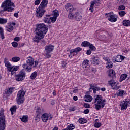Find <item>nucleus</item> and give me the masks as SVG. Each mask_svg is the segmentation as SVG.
Segmentation results:
<instances>
[{"label": "nucleus", "mask_w": 130, "mask_h": 130, "mask_svg": "<svg viewBox=\"0 0 130 130\" xmlns=\"http://www.w3.org/2000/svg\"><path fill=\"white\" fill-rule=\"evenodd\" d=\"M26 77V72L24 70H21L19 72V74L15 75V80L17 82H20V81H23L25 80V77Z\"/></svg>", "instance_id": "obj_8"}, {"label": "nucleus", "mask_w": 130, "mask_h": 130, "mask_svg": "<svg viewBox=\"0 0 130 130\" xmlns=\"http://www.w3.org/2000/svg\"><path fill=\"white\" fill-rule=\"evenodd\" d=\"M53 14H54V17H55L56 18H57V17L59 16V14L58 13V11L57 10L53 11Z\"/></svg>", "instance_id": "obj_48"}, {"label": "nucleus", "mask_w": 130, "mask_h": 130, "mask_svg": "<svg viewBox=\"0 0 130 130\" xmlns=\"http://www.w3.org/2000/svg\"><path fill=\"white\" fill-rule=\"evenodd\" d=\"M90 61L89 60H84L82 62V67L85 70H87V69H89L90 68V66H89V63Z\"/></svg>", "instance_id": "obj_18"}, {"label": "nucleus", "mask_w": 130, "mask_h": 130, "mask_svg": "<svg viewBox=\"0 0 130 130\" xmlns=\"http://www.w3.org/2000/svg\"><path fill=\"white\" fill-rule=\"evenodd\" d=\"M108 84L112 87L113 90H114L115 91H117V90L120 88L118 82L114 81L113 79L110 80L108 82Z\"/></svg>", "instance_id": "obj_9"}, {"label": "nucleus", "mask_w": 130, "mask_h": 130, "mask_svg": "<svg viewBox=\"0 0 130 130\" xmlns=\"http://www.w3.org/2000/svg\"><path fill=\"white\" fill-rule=\"evenodd\" d=\"M121 2H122V4H125L127 3V0H121Z\"/></svg>", "instance_id": "obj_63"}, {"label": "nucleus", "mask_w": 130, "mask_h": 130, "mask_svg": "<svg viewBox=\"0 0 130 130\" xmlns=\"http://www.w3.org/2000/svg\"><path fill=\"white\" fill-rule=\"evenodd\" d=\"M46 52H51L54 49V46L52 45H46L45 47Z\"/></svg>", "instance_id": "obj_17"}, {"label": "nucleus", "mask_w": 130, "mask_h": 130, "mask_svg": "<svg viewBox=\"0 0 130 130\" xmlns=\"http://www.w3.org/2000/svg\"><path fill=\"white\" fill-rule=\"evenodd\" d=\"M41 1V0H36L35 1V5H36V6H38V5L40 4Z\"/></svg>", "instance_id": "obj_53"}, {"label": "nucleus", "mask_w": 130, "mask_h": 130, "mask_svg": "<svg viewBox=\"0 0 130 130\" xmlns=\"http://www.w3.org/2000/svg\"><path fill=\"white\" fill-rule=\"evenodd\" d=\"M57 19V18L56 17H54V16L50 17L51 23H55Z\"/></svg>", "instance_id": "obj_43"}, {"label": "nucleus", "mask_w": 130, "mask_h": 130, "mask_svg": "<svg viewBox=\"0 0 130 130\" xmlns=\"http://www.w3.org/2000/svg\"><path fill=\"white\" fill-rule=\"evenodd\" d=\"M69 110L70 111H75L76 110L75 108L74 107L70 108Z\"/></svg>", "instance_id": "obj_61"}, {"label": "nucleus", "mask_w": 130, "mask_h": 130, "mask_svg": "<svg viewBox=\"0 0 130 130\" xmlns=\"http://www.w3.org/2000/svg\"><path fill=\"white\" fill-rule=\"evenodd\" d=\"M123 26H125L126 27H129L130 26V21L129 20H124L123 21Z\"/></svg>", "instance_id": "obj_36"}, {"label": "nucleus", "mask_w": 130, "mask_h": 130, "mask_svg": "<svg viewBox=\"0 0 130 130\" xmlns=\"http://www.w3.org/2000/svg\"><path fill=\"white\" fill-rule=\"evenodd\" d=\"M74 52L76 53V54H78L80 51H82V48L80 47H77L75 49H73Z\"/></svg>", "instance_id": "obj_40"}, {"label": "nucleus", "mask_w": 130, "mask_h": 130, "mask_svg": "<svg viewBox=\"0 0 130 130\" xmlns=\"http://www.w3.org/2000/svg\"><path fill=\"white\" fill-rule=\"evenodd\" d=\"M119 11H124L125 10V6L124 5H120L118 7Z\"/></svg>", "instance_id": "obj_45"}, {"label": "nucleus", "mask_w": 130, "mask_h": 130, "mask_svg": "<svg viewBox=\"0 0 130 130\" xmlns=\"http://www.w3.org/2000/svg\"><path fill=\"white\" fill-rule=\"evenodd\" d=\"M6 128V117L4 115V109L0 110V130H5Z\"/></svg>", "instance_id": "obj_7"}, {"label": "nucleus", "mask_w": 130, "mask_h": 130, "mask_svg": "<svg viewBox=\"0 0 130 130\" xmlns=\"http://www.w3.org/2000/svg\"><path fill=\"white\" fill-rule=\"evenodd\" d=\"M75 55H77V53L75 52V51L73 49L70 50V54L69 55V57L72 58L73 56H75Z\"/></svg>", "instance_id": "obj_32"}, {"label": "nucleus", "mask_w": 130, "mask_h": 130, "mask_svg": "<svg viewBox=\"0 0 130 130\" xmlns=\"http://www.w3.org/2000/svg\"><path fill=\"white\" fill-rule=\"evenodd\" d=\"M91 53H92V51L90 50H88L86 52V54H87V55H90Z\"/></svg>", "instance_id": "obj_57"}, {"label": "nucleus", "mask_w": 130, "mask_h": 130, "mask_svg": "<svg viewBox=\"0 0 130 130\" xmlns=\"http://www.w3.org/2000/svg\"><path fill=\"white\" fill-rule=\"evenodd\" d=\"M16 100L17 103L19 105L24 103V101H25V100L23 98H17Z\"/></svg>", "instance_id": "obj_28"}, {"label": "nucleus", "mask_w": 130, "mask_h": 130, "mask_svg": "<svg viewBox=\"0 0 130 130\" xmlns=\"http://www.w3.org/2000/svg\"><path fill=\"white\" fill-rule=\"evenodd\" d=\"M4 63L8 71L11 73V75H14V74H16V72H17V70H19V67L18 66H12L11 64V63L9 62V59H8V58H4Z\"/></svg>", "instance_id": "obj_5"}, {"label": "nucleus", "mask_w": 130, "mask_h": 130, "mask_svg": "<svg viewBox=\"0 0 130 130\" xmlns=\"http://www.w3.org/2000/svg\"><path fill=\"white\" fill-rule=\"evenodd\" d=\"M129 104H130V100H125L121 102L120 104L121 110H126Z\"/></svg>", "instance_id": "obj_11"}, {"label": "nucleus", "mask_w": 130, "mask_h": 130, "mask_svg": "<svg viewBox=\"0 0 130 130\" xmlns=\"http://www.w3.org/2000/svg\"><path fill=\"white\" fill-rule=\"evenodd\" d=\"M89 112H90V110H89V109H86L83 112V113L85 114H88V113H89Z\"/></svg>", "instance_id": "obj_55"}, {"label": "nucleus", "mask_w": 130, "mask_h": 130, "mask_svg": "<svg viewBox=\"0 0 130 130\" xmlns=\"http://www.w3.org/2000/svg\"><path fill=\"white\" fill-rule=\"evenodd\" d=\"M50 15H46V16L44 18V22L46 24H51L50 21Z\"/></svg>", "instance_id": "obj_23"}, {"label": "nucleus", "mask_w": 130, "mask_h": 130, "mask_svg": "<svg viewBox=\"0 0 130 130\" xmlns=\"http://www.w3.org/2000/svg\"><path fill=\"white\" fill-rule=\"evenodd\" d=\"M90 44L91 43H90V42H89L87 41H84L82 43L81 45L83 47H88L89 46Z\"/></svg>", "instance_id": "obj_31"}, {"label": "nucleus", "mask_w": 130, "mask_h": 130, "mask_svg": "<svg viewBox=\"0 0 130 130\" xmlns=\"http://www.w3.org/2000/svg\"><path fill=\"white\" fill-rule=\"evenodd\" d=\"M116 95L119 97H123V95H125L124 90H119V92L116 93Z\"/></svg>", "instance_id": "obj_29"}, {"label": "nucleus", "mask_w": 130, "mask_h": 130, "mask_svg": "<svg viewBox=\"0 0 130 130\" xmlns=\"http://www.w3.org/2000/svg\"><path fill=\"white\" fill-rule=\"evenodd\" d=\"M84 107H85V108H90V105L88 104H84Z\"/></svg>", "instance_id": "obj_58"}, {"label": "nucleus", "mask_w": 130, "mask_h": 130, "mask_svg": "<svg viewBox=\"0 0 130 130\" xmlns=\"http://www.w3.org/2000/svg\"><path fill=\"white\" fill-rule=\"evenodd\" d=\"M74 19H75L76 21H80L82 20V15H81L79 13L76 12L74 14Z\"/></svg>", "instance_id": "obj_22"}, {"label": "nucleus", "mask_w": 130, "mask_h": 130, "mask_svg": "<svg viewBox=\"0 0 130 130\" xmlns=\"http://www.w3.org/2000/svg\"><path fill=\"white\" fill-rule=\"evenodd\" d=\"M84 100L86 101V102H91L93 100V98L89 95H85V97L84 99Z\"/></svg>", "instance_id": "obj_26"}, {"label": "nucleus", "mask_w": 130, "mask_h": 130, "mask_svg": "<svg viewBox=\"0 0 130 130\" xmlns=\"http://www.w3.org/2000/svg\"><path fill=\"white\" fill-rule=\"evenodd\" d=\"M11 7H15V4L12 3L11 0H6L1 5V7L3 8L4 12H9V13L15 10L14 8Z\"/></svg>", "instance_id": "obj_4"}, {"label": "nucleus", "mask_w": 130, "mask_h": 130, "mask_svg": "<svg viewBox=\"0 0 130 130\" xmlns=\"http://www.w3.org/2000/svg\"><path fill=\"white\" fill-rule=\"evenodd\" d=\"M67 66V63L64 61H62V67L63 68H66V66Z\"/></svg>", "instance_id": "obj_60"}, {"label": "nucleus", "mask_w": 130, "mask_h": 130, "mask_svg": "<svg viewBox=\"0 0 130 130\" xmlns=\"http://www.w3.org/2000/svg\"><path fill=\"white\" fill-rule=\"evenodd\" d=\"M45 55L47 58H50V57H51V54H50V52H46Z\"/></svg>", "instance_id": "obj_51"}, {"label": "nucleus", "mask_w": 130, "mask_h": 130, "mask_svg": "<svg viewBox=\"0 0 130 130\" xmlns=\"http://www.w3.org/2000/svg\"><path fill=\"white\" fill-rule=\"evenodd\" d=\"M99 3V0H93L90 2V6L89 7V11L91 13L94 12V6H96L97 4Z\"/></svg>", "instance_id": "obj_14"}, {"label": "nucleus", "mask_w": 130, "mask_h": 130, "mask_svg": "<svg viewBox=\"0 0 130 130\" xmlns=\"http://www.w3.org/2000/svg\"><path fill=\"white\" fill-rule=\"evenodd\" d=\"M34 64V58L31 57H28L26 60V64L22 65L23 69L26 70L27 72H31L32 71V67Z\"/></svg>", "instance_id": "obj_6"}, {"label": "nucleus", "mask_w": 130, "mask_h": 130, "mask_svg": "<svg viewBox=\"0 0 130 130\" xmlns=\"http://www.w3.org/2000/svg\"><path fill=\"white\" fill-rule=\"evenodd\" d=\"M25 94H26V91H24V89H21L18 92L17 98H23L24 96H25Z\"/></svg>", "instance_id": "obj_19"}, {"label": "nucleus", "mask_w": 130, "mask_h": 130, "mask_svg": "<svg viewBox=\"0 0 130 130\" xmlns=\"http://www.w3.org/2000/svg\"><path fill=\"white\" fill-rule=\"evenodd\" d=\"M94 105L95 106L94 108L96 110H100L101 108H103L105 106L106 100L102 99L101 95H98L94 96Z\"/></svg>", "instance_id": "obj_3"}, {"label": "nucleus", "mask_w": 130, "mask_h": 130, "mask_svg": "<svg viewBox=\"0 0 130 130\" xmlns=\"http://www.w3.org/2000/svg\"><path fill=\"white\" fill-rule=\"evenodd\" d=\"M53 116L51 114H48L47 113H45L43 114L41 116V119L43 122H47V120L49 119L51 120L52 119Z\"/></svg>", "instance_id": "obj_12"}, {"label": "nucleus", "mask_w": 130, "mask_h": 130, "mask_svg": "<svg viewBox=\"0 0 130 130\" xmlns=\"http://www.w3.org/2000/svg\"><path fill=\"white\" fill-rule=\"evenodd\" d=\"M15 89V87H10L7 89L5 92L6 95H12L13 94V91Z\"/></svg>", "instance_id": "obj_25"}, {"label": "nucleus", "mask_w": 130, "mask_h": 130, "mask_svg": "<svg viewBox=\"0 0 130 130\" xmlns=\"http://www.w3.org/2000/svg\"><path fill=\"white\" fill-rule=\"evenodd\" d=\"M126 13L125 12V11H120L119 12V15L120 16V17H124V15H125Z\"/></svg>", "instance_id": "obj_50"}, {"label": "nucleus", "mask_w": 130, "mask_h": 130, "mask_svg": "<svg viewBox=\"0 0 130 130\" xmlns=\"http://www.w3.org/2000/svg\"><path fill=\"white\" fill-rule=\"evenodd\" d=\"M108 76L110 77V78H112L113 80L115 79V71H114V70L113 69L109 70Z\"/></svg>", "instance_id": "obj_20"}, {"label": "nucleus", "mask_w": 130, "mask_h": 130, "mask_svg": "<svg viewBox=\"0 0 130 130\" xmlns=\"http://www.w3.org/2000/svg\"><path fill=\"white\" fill-rule=\"evenodd\" d=\"M112 67H113L112 64H108L106 66V68H107V69H111V68H112Z\"/></svg>", "instance_id": "obj_59"}, {"label": "nucleus", "mask_w": 130, "mask_h": 130, "mask_svg": "<svg viewBox=\"0 0 130 130\" xmlns=\"http://www.w3.org/2000/svg\"><path fill=\"white\" fill-rule=\"evenodd\" d=\"M10 111L11 112V114L13 115L16 113V112L17 111V106L16 105L13 106L12 107H11L10 109Z\"/></svg>", "instance_id": "obj_27"}, {"label": "nucleus", "mask_w": 130, "mask_h": 130, "mask_svg": "<svg viewBox=\"0 0 130 130\" xmlns=\"http://www.w3.org/2000/svg\"><path fill=\"white\" fill-rule=\"evenodd\" d=\"M14 41L19 42L20 41V37H16L14 38Z\"/></svg>", "instance_id": "obj_54"}, {"label": "nucleus", "mask_w": 130, "mask_h": 130, "mask_svg": "<svg viewBox=\"0 0 130 130\" xmlns=\"http://www.w3.org/2000/svg\"><path fill=\"white\" fill-rule=\"evenodd\" d=\"M127 78V74H122L120 78V82H121L122 81H124Z\"/></svg>", "instance_id": "obj_30"}, {"label": "nucleus", "mask_w": 130, "mask_h": 130, "mask_svg": "<svg viewBox=\"0 0 130 130\" xmlns=\"http://www.w3.org/2000/svg\"><path fill=\"white\" fill-rule=\"evenodd\" d=\"M20 119H21V121H23V122H27L28 121V116H23Z\"/></svg>", "instance_id": "obj_39"}, {"label": "nucleus", "mask_w": 130, "mask_h": 130, "mask_svg": "<svg viewBox=\"0 0 130 130\" xmlns=\"http://www.w3.org/2000/svg\"><path fill=\"white\" fill-rule=\"evenodd\" d=\"M35 120L38 122V121H40V115H37L36 114V116L35 118Z\"/></svg>", "instance_id": "obj_47"}, {"label": "nucleus", "mask_w": 130, "mask_h": 130, "mask_svg": "<svg viewBox=\"0 0 130 130\" xmlns=\"http://www.w3.org/2000/svg\"><path fill=\"white\" fill-rule=\"evenodd\" d=\"M13 47H17L18 46V43L16 42H13L12 43H11Z\"/></svg>", "instance_id": "obj_52"}, {"label": "nucleus", "mask_w": 130, "mask_h": 130, "mask_svg": "<svg viewBox=\"0 0 130 130\" xmlns=\"http://www.w3.org/2000/svg\"><path fill=\"white\" fill-rule=\"evenodd\" d=\"M38 66V61H35V64L33 66V68H36Z\"/></svg>", "instance_id": "obj_56"}, {"label": "nucleus", "mask_w": 130, "mask_h": 130, "mask_svg": "<svg viewBox=\"0 0 130 130\" xmlns=\"http://www.w3.org/2000/svg\"><path fill=\"white\" fill-rule=\"evenodd\" d=\"M124 58H125V57H123V56L118 55L116 57L115 61L117 62H121L122 60H124Z\"/></svg>", "instance_id": "obj_21"}, {"label": "nucleus", "mask_w": 130, "mask_h": 130, "mask_svg": "<svg viewBox=\"0 0 130 130\" xmlns=\"http://www.w3.org/2000/svg\"><path fill=\"white\" fill-rule=\"evenodd\" d=\"M79 123L81 124H84V123H87V120L84 118H79L78 120Z\"/></svg>", "instance_id": "obj_38"}, {"label": "nucleus", "mask_w": 130, "mask_h": 130, "mask_svg": "<svg viewBox=\"0 0 130 130\" xmlns=\"http://www.w3.org/2000/svg\"><path fill=\"white\" fill-rule=\"evenodd\" d=\"M0 37L1 39H5V35H4V29L0 27Z\"/></svg>", "instance_id": "obj_35"}, {"label": "nucleus", "mask_w": 130, "mask_h": 130, "mask_svg": "<svg viewBox=\"0 0 130 130\" xmlns=\"http://www.w3.org/2000/svg\"><path fill=\"white\" fill-rule=\"evenodd\" d=\"M8 22L7 19L0 18V24H6Z\"/></svg>", "instance_id": "obj_42"}, {"label": "nucleus", "mask_w": 130, "mask_h": 130, "mask_svg": "<svg viewBox=\"0 0 130 130\" xmlns=\"http://www.w3.org/2000/svg\"><path fill=\"white\" fill-rule=\"evenodd\" d=\"M89 86L90 87L89 88L90 92H92V90H93L94 94H96V91H99L101 89L100 87L95 85V84H90Z\"/></svg>", "instance_id": "obj_15"}, {"label": "nucleus", "mask_w": 130, "mask_h": 130, "mask_svg": "<svg viewBox=\"0 0 130 130\" xmlns=\"http://www.w3.org/2000/svg\"><path fill=\"white\" fill-rule=\"evenodd\" d=\"M36 77H37V72L35 71L31 74L30 78L31 80H34Z\"/></svg>", "instance_id": "obj_37"}, {"label": "nucleus", "mask_w": 130, "mask_h": 130, "mask_svg": "<svg viewBox=\"0 0 130 130\" xmlns=\"http://www.w3.org/2000/svg\"><path fill=\"white\" fill-rule=\"evenodd\" d=\"M65 9L67 11V12H69V13H71L74 11V7H73V5L71 3H67L65 5Z\"/></svg>", "instance_id": "obj_16"}, {"label": "nucleus", "mask_w": 130, "mask_h": 130, "mask_svg": "<svg viewBox=\"0 0 130 130\" xmlns=\"http://www.w3.org/2000/svg\"><path fill=\"white\" fill-rule=\"evenodd\" d=\"M48 4V0H42L41 4L38 7L36 12V17L37 18H42V16L46 13V11L44 10V8L47 6Z\"/></svg>", "instance_id": "obj_2"}, {"label": "nucleus", "mask_w": 130, "mask_h": 130, "mask_svg": "<svg viewBox=\"0 0 130 130\" xmlns=\"http://www.w3.org/2000/svg\"><path fill=\"white\" fill-rule=\"evenodd\" d=\"M47 31H48V27L47 25H45L44 23L38 24L36 28V35L33 38L34 42L39 43V42L41 41L42 43H45V41L42 39L44 38L45 35L47 33Z\"/></svg>", "instance_id": "obj_1"}, {"label": "nucleus", "mask_w": 130, "mask_h": 130, "mask_svg": "<svg viewBox=\"0 0 130 130\" xmlns=\"http://www.w3.org/2000/svg\"><path fill=\"white\" fill-rule=\"evenodd\" d=\"M73 100H74V101H77V100H78V96H74L73 97Z\"/></svg>", "instance_id": "obj_64"}, {"label": "nucleus", "mask_w": 130, "mask_h": 130, "mask_svg": "<svg viewBox=\"0 0 130 130\" xmlns=\"http://www.w3.org/2000/svg\"><path fill=\"white\" fill-rule=\"evenodd\" d=\"M68 18L70 20H73V19H75V14L73 15L72 13H69L68 15Z\"/></svg>", "instance_id": "obj_46"}, {"label": "nucleus", "mask_w": 130, "mask_h": 130, "mask_svg": "<svg viewBox=\"0 0 130 130\" xmlns=\"http://www.w3.org/2000/svg\"><path fill=\"white\" fill-rule=\"evenodd\" d=\"M67 130H73L75 129V125L73 124H71L70 125L67 126Z\"/></svg>", "instance_id": "obj_41"}, {"label": "nucleus", "mask_w": 130, "mask_h": 130, "mask_svg": "<svg viewBox=\"0 0 130 130\" xmlns=\"http://www.w3.org/2000/svg\"><path fill=\"white\" fill-rule=\"evenodd\" d=\"M105 18H108V20L112 23L114 22H116L117 21V19L115 17V15L113 14V12H110L108 13H106L105 15Z\"/></svg>", "instance_id": "obj_10"}, {"label": "nucleus", "mask_w": 130, "mask_h": 130, "mask_svg": "<svg viewBox=\"0 0 130 130\" xmlns=\"http://www.w3.org/2000/svg\"><path fill=\"white\" fill-rule=\"evenodd\" d=\"M100 126H101V123L96 122L94 124V127H96V128H99Z\"/></svg>", "instance_id": "obj_49"}, {"label": "nucleus", "mask_w": 130, "mask_h": 130, "mask_svg": "<svg viewBox=\"0 0 130 130\" xmlns=\"http://www.w3.org/2000/svg\"><path fill=\"white\" fill-rule=\"evenodd\" d=\"M6 31H8V32H13L14 27L12 26V24L8 23L6 26Z\"/></svg>", "instance_id": "obj_24"}, {"label": "nucleus", "mask_w": 130, "mask_h": 130, "mask_svg": "<svg viewBox=\"0 0 130 130\" xmlns=\"http://www.w3.org/2000/svg\"><path fill=\"white\" fill-rule=\"evenodd\" d=\"M89 47V49L90 50H91L92 51L93 50V51H95L96 50V47H95V46H94L93 44H90Z\"/></svg>", "instance_id": "obj_44"}, {"label": "nucleus", "mask_w": 130, "mask_h": 130, "mask_svg": "<svg viewBox=\"0 0 130 130\" xmlns=\"http://www.w3.org/2000/svg\"><path fill=\"white\" fill-rule=\"evenodd\" d=\"M43 112V109H42L40 107H38L36 111V114L40 115V114H42Z\"/></svg>", "instance_id": "obj_34"}, {"label": "nucleus", "mask_w": 130, "mask_h": 130, "mask_svg": "<svg viewBox=\"0 0 130 130\" xmlns=\"http://www.w3.org/2000/svg\"><path fill=\"white\" fill-rule=\"evenodd\" d=\"M20 57H13L11 59V61H13V62H18V61H20Z\"/></svg>", "instance_id": "obj_33"}, {"label": "nucleus", "mask_w": 130, "mask_h": 130, "mask_svg": "<svg viewBox=\"0 0 130 130\" xmlns=\"http://www.w3.org/2000/svg\"><path fill=\"white\" fill-rule=\"evenodd\" d=\"M90 62L94 66H98V64H100V59L97 56H93L91 58Z\"/></svg>", "instance_id": "obj_13"}, {"label": "nucleus", "mask_w": 130, "mask_h": 130, "mask_svg": "<svg viewBox=\"0 0 130 130\" xmlns=\"http://www.w3.org/2000/svg\"><path fill=\"white\" fill-rule=\"evenodd\" d=\"M51 105H54L55 104V100H52L51 101Z\"/></svg>", "instance_id": "obj_62"}]
</instances>
